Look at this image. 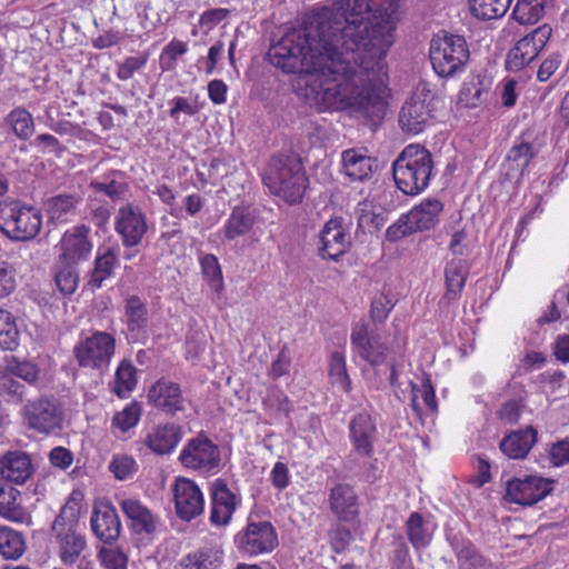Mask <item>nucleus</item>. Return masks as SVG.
Here are the masks:
<instances>
[{"label":"nucleus","instance_id":"nucleus-1","mask_svg":"<svg viewBox=\"0 0 569 569\" xmlns=\"http://www.w3.org/2000/svg\"><path fill=\"white\" fill-rule=\"evenodd\" d=\"M388 1L392 8L400 0ZM383 2L332 0L286 32L270 47L267 59L284 73L309 76L306 98L319 110H348L376 127L386 114L385 58L393 43L388 20L370 21Z\"/></svg>","mask_w":569,"mask_h":569},{"label":"nucleus","instance_id":"nucleus-2","mask_svg":"<svg viewBox=\"0 0 569 569\" xmlns=\"http://www.w3.org/2000/svg\"><path fill=\"white\" fill-rule=\"evenodd\" d=\"M268 189L290 204L302 201L309 180L298 154L280 152L271 157L263 173Z\"/></svg>","mask_w":569,"mask_h":569},{"label":"nucleus","instance_id":"nucleus-3","mask_svg":"<svg viewBox=\"0 0 569 569\" xmlns=\"http://www.w3.org/2000/svg\"><path fill=\"white\" fill-rule=\"evenodd\" d=\"M432 170V154L421 144L407 146L392 164L397 188L409 196L418 194L429 186Z\"/></svg>","mask_w":569,"mask_h":569},{"label":"nucleus","instance_id":"nucleus-4","mask_svg":"<svg viewBox=\"0 0 569 569\" xmlns=\"http://www.w3.org/2000/svg\"><path fill=\"white\" fill-rule=\"evenodd\" d=\"M42 218L36 208L19 200L0 201V231L14 241H29L40 232Z\"/></svg>","mask_w":569,"mask_h":569},{"label":"nucleus","instance_id":"nucleus-5","mask_svg":"<svg viewBox=\"0 0 569 569\" xmlns=\"http://www.w3.org/2000/svg\"><path fill=\"white\" fill-rule=\"evenodd\" d=\"M470 51L462 36L443 32L430 42L429 59L435 72L449 78L462 70L469 61Z\"/></svg>","mask_w":569,"mask_h":569},{"label":"nucleus","instance_id":"nucleus-6","mask_svg":"<svg viewBox=\"0 0 569 569\" xmlns=\"http://www.w3.org/2000/svg\"><path fill=\"white\" fill-rule=\"evenodd\" d=\"M435 93L428 82L421 81L399 112V126L405 133L418 134L433 118Z\"/></svg>","mask_w":569,"mask_h":569},{"label":"nucleus","instance_id":"nucleus-7","mask_svg":"<svg viewBox=\"0 0 569 569\" xmlns=\"http://www.w3.org/2000/svg\"><path fill=\"white\" fill-rule=\"evenodd\" d=\"M116 339L107 332L97 331L74 347V357L80 367L107 368L114 353Z\"/></svg>","mask_w":569,"mask_h":569},{"label":"nucleus","instance_id":"nucleus-8","mask_svg":"<svg viewBox=\"0 0 569 569\" xmlns=\"http://www.w3.org/2000/svg\"><path fill=\"white\" fill-rule=\"evenodd\" d=\"M28 426L41 433H50L61 429L63 412L54 399L41 397L30 401L23 409Z\"/></svg>","mask_w":569,"mask_h":569},{"label":"nucleus","instance_id":"nucleus-9","mask_svg":"<svg viewBox=\"0 0 569 569\" xmlns=\"http://www.w3.org/2000/svg\"><path fill=\"white\" fill-rule=\"evenodd\" d=\"M319 242L318 254L322 260L340 261L351 247V238L343 226V219L328 220L319 232Z\"/></svg>","mask_w":569,"mask_h":569},{"label":"nucleus","instance_id":"nucleus-10","mask_svg":"<svg viewBox=\"0 0 569 569\" xmlns=\"http://www.w3.org/2000/svg\"><path fill=\"white\" fill-rule=\"evenodd\" d=\"M552 480L538 476L515 478L507 482L506 499L522 506H532L552 491Z\"/></svg>","mask_w":569,"mask_h":569},{"label":"nucleus","instance_id":"nucleus-11","mask_svg":"<svg viewBox=\"0 0 569 569\" xmlns=\"http://www.w3.org/2000/svg\"><path fill=\"white\" fill-rule=\"evenodd\" d=\"M114 228L126 248L140 244L148 231L147 217L139 207L131 203L122 206L117 213Z\"/></svg>","mask_w":569,"mask_h":569},{"label":"nucleus","instance_id":"nucleus-12","mask_svg":"<svg viewBox=\"0 0 569 569\" xmlns=\"http://www.w3.org/2000/svg\"><path fill=\"white\" fill-rule=\"evenodd\" d=\"M179 460L187 468L210 471L219 466L220 451L217 445L200 433L188 441L180 452Z\"/></svg>","mask_w":569,"mask_h":569},{"label":"nucleus","instance_id":"nucleus-13","mask_svg":"<svg viewBox=\"0 0 569 569\" xmlns=\"http://www.w3.org/2000/svg\"><path fill=\"white\" fill-rule=\"evenodd\" d=\"M89 236L90 228L86 224L68 229L59 242L60 256L58 260L77 266L87 261L93 247Z\"/></svg>","mask_w":569,"mask_h":569},{"label":"nucleus","instance_id":"nucleus-14","mask_svg":"<svg viewBox=\"0 0 569 569\" xmlns=\"http://www.w3.org/2000/svg\"><path fill=\"white\" fill-rule=\"evenodd\" d=\"M350 339L355 352L371 366L377 367L386 362L388 346L369 335L367 323H357L352 328Z\"/></svg>","mask_w":569,"mask_h":569},{"label":"nucleus","instance_id":"nucleus-15","mask_svg":"<svg viewBox=\"0 0 569 569\" xmlns=\"http://www.w3.org/2000/svg\"><path fill=\"white\" fill-rule=\"evenodd\" d=\"M173 496L177 515L181 519L190 521L203 511L202 492L192 480L178 479L173 487Z\"/></svg>","mask_w":569,"mask_h":569},{"label":"nucleus","instance_id":"nucleus-16","mask_svg":"<svg viewBox=\"0 0 569 569\" xmlns=\"http://www.w3.org/2000/svg\"><path fill=\"white\" fill-rule=\"evenodd\" d=\"M329 505L333 515L342 522L351 525L355 529L359 523L358 496L352 486L348 483L336 485L329 496Z\"/></svg>","mask_w":569,"mask_h":569},{"label":"nucleus","instance_id":"nucleus-17","mask_svg":"<svg viewBox=\"0 0 569 569\" xmlns=\"http://www.w3.org/2000/svg\"><path fill=\"white\" fill-rule=\"evenodd\" d=\"M149 402L167 415H176L183 410V396L180 386L164 379L158 380L148 391Z\"/></svg>","mask_w":569,"mask_h":569},{"label":"nucleus","instance_id":"nucleus-18","mask_svg":"<svg viewBox=\"0 0 569 569\" xmlns=\"http://www.w3.org/2000/svg\"><path fill=\"white\" fill-rule=\"evenodd\" d=\"M236 510V496L223 479H217L211 489L210 521L216 526L227 525Z\"/></svg>","mask_w":569,"mask_h":569},{"label":"nucleus","instance_id":"nucleus-19","mask_svg":"<svg viewBox=\"0 0 569 569\" xmlns=\"http://www.w3.org/2000/svg\"><path fill=\"white\" fill-rule=\"evenodd\" d=\"M350 439L357 453L370 456L376 436V425L367 412L357 413L349 422Z\"/></svg>","mask_w":569,"mask_h":569},{"label":"nucleus","instance_id":"nucleus-20","mask_svg":"<svg viewBox=\"0 0 569 569\" xmlns=\"http://www.w3.org/2000/svg\"><path fill=\"white\" fill-rule=\"evenodd\" d=\"M182 439L181 427L174 423L159 425L146 436L144 445L156 455L172 452Z\"/></svg>","mask_w":569,"mask_h":569},{"label":"nucleus","instance_id":"nucleus-21","mask_svg":"<svg viewBox=\"0 0 569 569\" xmlns=\"http://www.w3.org/2000/svg\"><path fill=\"white\" fill-rule=\"evenodd\" d=\"M538 440V431L528 426L526 429L511 431L500 442V450L510 459H523Z\"/></svg>","mask_w":569,"mask_h":569},{"label":"nucleus","instance_id":"nucleus-22","mask_svg":"<svg viewBox=\"0 0 569 569\" xmlns=\"http://www.w3.org/2000/svg\"><path fill=\"white\" fill-rule=\"evenodd\" d=\"M32 475V465L24 452H8L0 459V478L10 483H24Z\"/></svg>","mask_w":569,"mask_h":569},{"label":"nucleus","instance_id":"nucleus-23","mask_svg":"<svg viewBox=\"0 0 569 569\" xmlns=\"http://www.w3.org/2000/svg\"><path fill=\"white\" fill-rule=\"evenodd\" d=\"M120 506L130 521L131 529L136 533H153L156 531L157 518L140 501L124 499L121 501Z\"/></svg>","mask_w":569,"mask_h":569},{"label":"nucleus","instance_id":"nucleus-24","mask_svg":"<svg viewBox=\"0 0 569 569\" xmlns=\"http://www.w3.org/2000/svg\"><path fill=\"white\" fill-rule=\"evenodd\" d=\"M443 204L438 199H426L419 206L413 207L406 219L413 226L417 232L430 230L439 222V213Z\"/></svg>","mask_w":569,"mask_h":569},{"label":"nucleus","instance_id":"nucleus-25","mask_svg":"<svg viewBox=\"0 0 569 569\" xmlns=\"http://www.w3.org/2000/svg\"><path fill=\"white\" fill-rule=\"evenodd\" d=\"M491 86V79L478 74L462 84L458 102L466 108H477L488 101Z\"/></svg>","mask_w":569,"mask_h":569},{"label":"nucleus","instance_id":"nucleus-26","mask_svg":"<svg viewBox=\"0 0 569 569\" xmlns=\"http://www.w3.org/2000/svg\"><path fill=\"white\" fill-rule=\"evenodd\" d=\"M80 202L78 193H60L48 198L44 208L49 221L67 222L70 216H76Z\"/></svg>","mask_w":569,"mask_h":569},{"label":"nucleus","instance_id":"nucleus-27","mask_svg":"<svg viewBox=\"0 0 569 569\" xmlns=\"http://www.w3.org/2000/svg\"><path fill=\"white\" fill-rule=\"evenodd\" d=\"M223 561L220 547H204L188 553L179 561V569H218Z\"/></svg>","mask_w":569,"mask_h":569},{"label":"nucleus","instance_id":"nucleus-28","mask_svg":"<svg viewBox=\"0 0 569 569\" xmlns=\"http://www.w3.org/2000/svg\"><path fill=\"white\" fill-rule=\"evenodd\" d=\"M92 533H120L121 523L116 508L110 501H100L94 505L91 516Z\"/></svg>","mask_w":569,"mask_h":569},{"label":"nucleus","instance_id":"nucleus-29","mask_svg":"<svg viewBox=\"0 0 569 569\" xmlns=\"http://www.w3.org/2000/svg\"><path fill=\"white\" fill-rule=\"evenodd\" d=\"M82 499L83 495L81 491L73 490L71 492L52 525V529L54 531L67 530L69 533L76 532V528L79 522Z\"/></svg>","mask_w":569,"mask_h":569},{"label":"nucleus","instance_id":"nucleus-30","mask_svg":"<svg viewBox=\"0 0 569 569\" xmlns=\"http://www.w3.org/2000/svg\"><path fill=\"white\" fill-rule=\"evenodd\" d=\"M127 330L137 339L148 325V309L138 296H129L124 303Z\"/></svg>","mask_w":569,"mask_h":569},{"label":"nucleus","instance_id":"nucleus-31","mask_svg":"<svg viewBox=\"0 0 569 569\" xmlns=\"http://www.w3.org/2000/svg\"><path fill=\"white\" fill-rule=\"evenodd\" d=\"M469 273L468 264L465 260H451L446 264V293L442 299L448 301L456 300L462 291Z\"/></svg>","mask_w":569,"mask_h":569},{"label":"nucleus","instance_id":"nucleus-32","mask_svg":"<svg viewBox=\"0 0 569 569\" xmlns=\"http://www.w3.org/2000/svg\"><path fill=\"white\" fill-rule=\"evenodd\" d=\"M98 558L104 569H127L128 557L118 546L119 536H99Z\"/></svg>","mask_w":569,"mask_h":569},{"label":"nucleus","instance_id":"nucleus-33","mask_svg":"<svg viewBox=\"0 0 569 569\" xmlns=\"http://www.w3.org/2000/svg\"><path fill=\"white\" fill-rule=\"evenodd\" d=\"M541 51L528 36H525L508 52L506 68L510 71H519L532 62Z\"/></svg>","mask_w":569,"mask_h":569},{"label":"nucleus","instance_id":"nucleus-34","mask_svg":"<svg viewBox=\"0 0 569 569\" xmlns=\"http://www.w3.org/2000/svg\"><path fill=\"white\" fill-rule=\"evenodd\" d=\"M4 124L21 141H28L34 133L32 114L23 107L12 109L3 119Z\"/></svg>","mask_w":569,"mask_h":569},{"label":"nucleus","instance_id":"nucleus-35","mask_svg":"<svg viewBox=\"0 0 569 569\" xmlns=\"http://www.w3.org/2000/svg\"><path fill=\"white\" fill-rule=\"evenodd\" d=\"M342 163L350 179L362 181L372 172L375 160L353 149H348L342 152Z\"/></svg>","mask_w":569,"mask_h":569},{"label":"nucleus","instance_id":"nucleus-36","mask_svg":"<svg viewBox=\"0 0 569 569\" xmlns=\"http://www.w3.org/2000/svg\"><path fill=\"white\" fill-rule=\"evenodd\" d=\"M254 221L256 218L249 208L234 207L223 227L226 239L233 240L248 233L252 229Z\"/></svg>","mask_w":569,"mask_h":569},{"label":"nucleus","instance_id":"nucleus-37","mask_svg":"<svg viewBox=\"0 0 569 569\" xmlns=\"http://www.w3.org/2000/svg\"><path fill=\"white\" fill-rule=\"evenodd\" d=\"M239 550L249 557L271 552L278 546L277 536H236Z\"/></svg>","mask_w":569,"mask_h":569},{"label":"nucleus","instance_id":"nucleus-38","mask_svg":"<svg viewBox=\"0 0 569 569\" xmlns=\"http://www.w3.org/2000/svg\"><path fill=\"white\" fill-rule=\"evenodd\" d=\"M137 386V368L133 363L123 359L114 373L112 391L119 398H126Z\"/></svg>","mask_w":569,"mask_h":569},{"label":"nucleus","instance_id":"nucleus-39","mask_svg":"<svg viewBox=\"0 0 569 569\" xmlns=\"http://www.w3.org/2000/svg\"><path fill=\"white\" fill-rule=\"evenodd\" d=\"M118 262V257L113 248H106L103 252L99 251L94 260L90 283L93 287L100 288L102 282L111 277Z\"/></svg>","mask_w":569,"mask_h":569},{"label":"nucleus","instance_id":"nucleus-40","mask_svg":"<svg viewBox=\"0 0 569 569\" xmlns=\"http://www.w3.org/2000/svg\"><path fill=\"white\" fill-rule=\"evenodd\" d=\"M20 492L10 483H0V516L13 521H23L24 512L18 502Z\"/></svg>","mask_w":569,"mask_h":569},{"label":"nucleus","instance_id":"nucleus-41","mask_svg":"<svg viewBox=\"0 0 569 569\" xmlns=\"http://www.w3.org/2000/svg\"><path fill=\"white\" fill-rule=\"evenodd\" d=\"M552 0H518L512 16L521 24L536 23Z\"/></svg>","mask_w":569,"mask_h":569},{"label":"nucleus","instance_id":"nucleus-42","mask_svg":"<svg viewBox=\"0 0 569 569\" xmlns=\"http://www.w3.org/2000/svg\"><path fill=\"white\" fill-rule=\"evenodd\" d=\"M512 0H469L471 13L482 20L497 19L508 11Z\"/></svg>","mask_w":569,"mask_h":569},{"label":"nucleus","instance_id":"nucleus-43","mask_svg":"<svg viewBox=\"0 0 569 569\" xmlns=\"http://www.w3.org/2000/svg\"><path fill=\"white\" fill-rule=\"evenodd\" d=\"M82 536H57V548L60 560L64 565L74 563L86 549Z\"/></svg>","mask_w":569,"mask_h":569},{"label":"nucleus","instance_id":"nucleus-44","mask_svg":"<svg viewBox=\"0 0 569 569\" xmlns=\"http://www.w3.org/2000/svg\"><path fill=\"white\" fill-rule=\"evenodd\" d=\"M54 281L57 288L63 296L72 295L79 284V272L77 264L57 261Z\"/></svg>","mask_w":569,"mask_h":569},{"label":"nucleus","instance_id":"nucleus-45","mask_svg":"<svg viewBox=\"0 0 569 569\" xmlns=\"http://www.w3.org/2000/svg\"><path fill=\"white\" fill-rule=\"evenodd\" d=\"M19 330L10 312L0 310V348L14 350L19 346Z\"/></svg>","mask_w":569,"mask_h":569},{"label":"nucleus","instance_id":"nucleus-46","mask_svg":"<svg viewBox=\"0 0 569 569\" xmlns=\"http://www.w3.org/2000/svg\"><path fill=\"white\" fill-rule=\"evenodd\" d=\"M26 387L10 371L0 370V399L7 402L21 403Z\"/></svg>","mask_w":569,"mask_h":569},{"label":"nucleus","instance_id":"nucleus-47","mask_svg":"<svg viewBox=\"0 0 569 569\" xmlns=\"http://www.w3.org/2000/svg\"><path fill=\"white\" fill-rule=\"evenodd\" d=\"M535 157L532 144L529 142H520L515 144L506 157V162L509 163L511 169L519 170L520 176L525 173L531 159Z\"/></svg>","mask_w":569,"mask_h":569},{"label":"nucleus","instance_id":"nucleus-48","mask_svg":"<svg viewBox=\"0 0 569 569\" xmlns=\"http://www.w3.org/2000/svg\"><path fill=\"white\" fill-rule=\"evenodd\" d=\"M200 264L210 287L216 291H220L223 287V279L217 257L211 253L204 254L200 260Z\"/></svg>","mask_w":569,"mask_h":569},{"label":"nucleus","instance_id":"nucleus-49","mask_svg":"<svg viewBox=\"0 0 569 569\" xmlns=\"http://www.w3.org/2000/svg\"><path fill=\"white\" fill-rule=\"evenodd\" d=\"M91 188L97 192L104 193L112 201H118L124 198L129 190V184L124 181H118L116 179H107L106 181H92Z\"/></svg>","mask_w":569,"mask_h":569},{"label":"nucleus","instance_id":"nucleus-50","mask_svg":"<svg viewBox=\"0 0 569 569\" xmlns=\"http://www.w3.org/2000/svg\"><path fill=\"white\" fill-rule=\"evenodd\" d=\"M26 551L22 536H0V555L4 559H18Z\"/></svg>","mask_w":569,"mask_h":569},{"label":"nucleus","instance_id":"nucleus-51","mask_svg":"<svg viewBox=\"0 0 569 569\" xmlns=\"http://www.w3.org/2000/svg\"><path fill=\"white\" fill-rule=\"evenodd\" d=\"M141 408L139 403L132 402L113 417L112 423L122 431H128L138 423Z\"/></svg>","mask_w":569,"mask_h":569},{"label":"nucleus","instance_id":"nucleus-52","mask_svg":"<svg viewBox=\"0 0 569 569\" xmlns=\"http://www.w3.org/2000/svg\"><path fill=\"white\" fill-rule=\"evenodd\" d=\"M137 465L133 458L127 455L113 456L109 469L119 480H124L136 471Z\"/></svg>","mask_w":569,"mask_h":569},{"label":"nucleus","instance_id":"nucleus-53","mask_svg":"<svg viewBox=\"0 0 569 569\" xmlns=\"http://www.w3.org/2000/svg\"><path fill=\"white\" fill-rule=\"evenodd\" d=\"M9 371L16 379L20 378L30 385L38 380L40 373L39 367L30 361H17L9 367Z\"/></svg>","mask_w":569,"mask_h":569},{"label":"nucleus","instance_id":"nucleus-54","mask_svg":"<svg viewBox=\"0 0 569 569\" xmlns=\"http://www.w3.org/2000/svg\"><path fill=\"white\" fill-rule=\"evenodd\" d=\"M416 232L417 231L413 226L409 223V220L406 219V213H403L387 229L386 239L389 242H397L398 240Z\"/></svg>","mask_w":569,"mask_h":569},{"label":"nucleus","instance_id":"nucleus-55","mask_svg":"<svg viewBox=\"0 0 569 569\" xmlns=\"http://www.w3.org/2000/svg\"><path fill=\"white\" fill-rule=\"evenodd\" d=\"M147 54H139L134 57H128L118 68L117 77L120 80L130 79L133 73L142 69L147 63Z\"/></svg>","mask_w":569,"mask_h":569},{"label":"nucleus","instance_id":"nucleus-56","mask_svg":"<svg viewBox=\"0 0 569 569\" xmlns=\"http://www.w3.org/2000/svg\"><path fill=\"white\" fill-rule=\"evenodd\" d=\"M393 308V303L386 296L376 297L371 302L370 317L373 322H383Z\"/></svg>","mask_w":569,"mask_h":569},{"label":"nucleus","instance_id":"nucleus-57","mask_svg":"<svg viewBox=\"0 0 569 569\" xmlns=\"http://www.w3.org/2000/svg\"><path fill=\"white\" fill-rule=\"evenodd\" d=\"M16 288V277L13 267L0 260V298L9 296Z\"/></svg>","mask_w":569,"mask_h":569},{"label":"nucleus","instance_id":"nucleus-58","mask_svg":"<svg viewBox=\"0 0 569 569\" xmlns=\"http://www.w3.org/2000/svg\"><path fill=\"white\" fill-rule=\"evenodd\" d=\"M522 406L518 400L505 402L498 411V417L507 423H516L521 415Z\"/></svg>","mask_w":569,"mask_h":569},{"label":"nucleus","instance_id":"nucleus-59","mask_svg":"<svg viewBox=\"0 0 569 569\" xmlns=\"http://www.w3.org/2000/svg\"><path fill=\"white\" fill-rule=\"evenodd\" d=\"M550 459L553 466L560 467L569 463V440H560L552 445Z\"/></svg>","mask_w":569,"mask_h":569},{"label":"nucleus","instance_id":"nucleus-60","mask_svg":"<svg viewBox=\"0 0 569 569\" xmlns=\"http://www.w3.org/2000/svg\"><path fill=\"white\" fill-rule=\"evenodd\" d=\"M561 63V58L559 53H553L550 57L546 58L537 72V78L539 81L545 82L551 78V76L556 72Z\"/></svg>","mask_w":569,"mask_h":569},{"label":"nucleus","instance_id":"nucleus-61","mask_svg":"<svg viewBox=\"0 0 569 569\" xmlns=\"http://www.w3.org/2000/svg\"><path fill=\"white\" fill-rule=\"evenodd\" d=\"M330 376L337 382H348L345 357L340 352H333L330 359Z\"/></svg>","mask_w":569,"mask_h":569},{"label":"nucleus","instance_id":"nucleus-62","mask_svg":"<svg viewBox=\"0 0 569 569\" xmlns=\"http://www.w3.org/2000/svg\"><path fill=\"white\" fill-rule=\"evenodd\" d=\"M50 462L62 470L69 468L73 461L72 452L64 447H56L50 451Z\"/></svg>","mask_w":569,"mask_h":569},{"label":"nucleus","instance_id":"nucleus-63","mask_svg":"<svg viewBox=\"0 0 569 569\" xmlns=\"http://www.w3.org/2000/svg\"><path fill=\"white\" fill-rule=\"evenodd\" d=\"M230 14V10L226 8H216L204 11L199 19L200 26H209L212 27L222 20H224Z\"/></svg>","mask_w":569,"mask_h":569},{"label":"nucleus","instance_id":"nucleus-64","mask_svg":"<svg viewBox=\"0 0 569 569\" xmlns=\"http://www.w3.org/2000/svg\"><path fill=\"white\" fill-rule=\"evenodd\" d=\"M553 355L562 363L569 362V333L558 336L555 342Z\"/></svg>","mask_w":569,"mask_h":569}]
</instances>
